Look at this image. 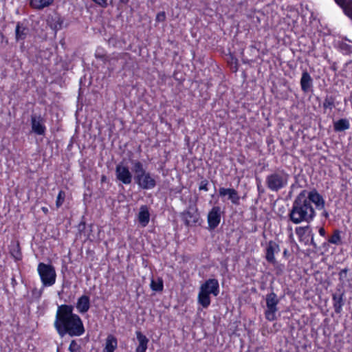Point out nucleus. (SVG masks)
Returning <instances> with one entry per match:
<instances>
[{"mask_svg": "<svg viewBox=\"0 0 352 352\" xmlns=\"http://www.w3.org/2000/svg\"><path fill=\"white\" fill-rule=\"evenodd\" d=\"M132 164L135 175H141L146 171L144 168L143 164L139 160L133 161Z\"/></svg>", "mask_w": 352, "mask_h": 352, "instance_id": "obj_30", "label": "nucleus"}, {"mask_svg": "<svg viewBox=\"0 0 352 352\" xmlns=\"http://www.w3.org/2000/svg\"><path fill=\"white\" fill-rule=\"evenodd\" d=\"M37 272L43 287H51L55 284L56 273L55 267L52 265L41 262L38 264Z\"/></svg>", "mask_w": 352, "mask_h": 352, "instance_id": "obj_4", "label": "nucleus"}, {"mask_svg": "<svg viewBox=\"0 0 352 352\" xmlns=\"http://www.w3.org/2000/svg\"><path fill=\"white\" fill-rule=\"evenodd\" d=\"M118 347V339L112 334L107 336L102 352H114Z\"/></svg>", "mask_w": 352, "mask_h": 352, "instance_id": "obj_21", "label": "nucleus"}, {"mask_svg": "<svg viewBox=\"0 0 352 352\" xmlns=\"http://www.w3.org/2000/svg\"><path fill=\"white\" fill-rule=\"evenodd\" d=\"M348 269L344 268L340 270L339 272L340 280H342L347 274Z\"/></svg>", "mask_w": 352, "mask_h": 352, "instance_id": "obj_39", "label": "nucleus"}, {"mask_svg": "<svg viewBox=\"0 0 352 352\" xmlns=\"http://www.w3.org/2000/svg\"><path fill=\"white\" fill-rule=\"evenodd\" d=\"M30 34V29L23 23L19 21L15 28V40L16 42L21 43L24 45L25 40Z\"/></svg>", "mask_w": 352, "mask_h": 352, "instance_id": "obj_13", "label": "nucleus"}, {"mask_svg": "<svg viewBox=\"0 0 352 352\" xmlns=\"http://www.w3.org/2000/svg\"><path fill=\"white\" fill-rule=\"evenodd\" d=\"M41 210H42V212H43L44 214H48V212H49V210H48V208H47V207H44V206H43V207H42V208H41Z\"/></svg>", "mask_w": 352, "mask_h": 352, "instance_id": "obj_43", "label": "nucleus"}, {"mask_svg": "<svg viewBox=\"0 0 352 352\" xmlns=\"http://www.w3.org/2000/svg\"><path fill=\"white\" fill-rule=\"evenodd\" d=\"M249 49L252 53H254L256 51H258V50L256 48V47L254 45H250Z\"/></svg>", "mask_w": 352, "mask_h": 352, "instance_id": "obj_41", "label": "nucleus"}, {"mask_svg": "<svg viewBox=\"0 0 352 352\" xmlns=\"http://www.w3.org/2000/svg\"><path fill=\"white\" fill-rule=\"evenodd\" d=\"M120 3L124 4H127L129 1V0H119Z\"/></svg>", "mask_w": 352, "mask_h": 352, "instance_id": "obj_46", "label": "nucleus"}, {"mask_svg": "<svg viewBox=\"0 0 352 352\" xmlns=\"http://www.w3.org/2000/svg\"><path fill=\"white\" fill-rule=\"evenodd\" d=\"M9 252L10 255L14 258L16 261H19L22 259V252L19 241H12L9 247Z\"/></svg>", "mask_w": 352, "mask_h": 352, "instance_id": "obj_22", "label": "nucleus"}, {"mask_svg": "<svg viewBox=\"0 0 352 352\" xmlns=\"http://www.w3.org/2000/svg\"><path fill=\"white\" fill-rule=\"evenodd\" d=\"M74 306L62 304L58 305L54 321V327L57 334L63 338L79 337L85 332L82 320L79 315L74 313Z\"/></svg>", "mask_w": 352, "mask_h": 352, "instance_id": "obj_2", "label": "nucleus"}, {"mask_svg": "<svg viewBox=\"0 0 352 352\" xmlns=\"http://www.w3.org/2000/svg\"><path fill=\"white\" fill-rule=\"evenodd\" d=\"M150 286L151 289L154 292H162L164 289V282L162 278H158L157 280L152 279Z\"/></svg>", "mask_w": 352, "mask_h": 352, "instance_id": "obj_29", "label": "nucleus"}, {"mask_svg": "<svg viewBox=\"0 0 352 352\" xmlns=\"http://www.w3.org/2000/svg\"><path fill=\"white\" fill-rule=\"evenodd\" d=\"M346 15L352 9V0H334Z\"/></svg>", "mask_w": 352, "mask_h": 352, "instance_id": "obj_28", "label": "nucleus"}, {"mask_svg": "<svg viewBox=\"0 0 352 352\" xmlns=\"http://www.w3.org/2000/svg\"><path fill=\"white\" fill-rule=\"evenodd\" d=\"M221 209L219 206H214L209 210L207 215V222L210 230H214L218 227L221 219Z\"/></svg>", "mask_w": 352, "mask_h": 352, "instance_id": "obj_8", "label": "nucleus"}, {"mask_svg": "<svg viewBox=\"0 0 352 352\" xmlns=\"http://www.w3.org/2000/svg\"><path fill=\"white\" fill-rule=\"evenodd\" d=\"M182 218L186 226H195L199 222L200 215L196 208L192 211L186 210L183 212L182 213Z\"/></svg>", "mask_w": 352, "mask_h": 352, "instance_id": "obj_12", "label": "nucleus"}, {"mask_svg": "<svg viewBox=\"0 0 352 352\" xmlns=\"http://www.w3.org/2000/svg\"><path fill=\"white\" fill-rule=\"evenodd\" d=\"M219 194L221 197L228 195V199L234 205L238 206L240 204V196L234 188L221 187L219 189Z\"/></svg>", "mask_w": 352, "mask_h": 352, "instance_id": "obj_14", "label": "nucleus"}, {"mask_svg": "<svg viewBox=\"0 0 352 352\" xmlns=\"http://www.w3.org/2000/svg\"><path fill=\"white\" fill-rule=\"evenodd\" d=\"M265 300L267 309L265 311V317L269 321H274L276 319V313L278 311L277 305L279 302L277 295L272 292L266 295Z\"/></svg>", "mask_w": 352, "mask_h": 352, "instance_id": "obj_6", "label": "nucleus"}, {"mask_svg": "<svg viewBox=\"0 0 352 352\" xmlns=\"http://www.w3.org/2000/svg\"><path fill=\"white\" fill-rule=\"evenodd\" d=\"M199 290L217 296L219 294V283L216 278H209L200 286Z\"/></svg>", "mask_w": 352, "mask_h": 352, "instance_id": "obj_11", "label": "nucleus"}, {"mask_svg": "<svg viewBox=\"0 0 352 352\" xmlns=\"http://www.w3.org/2000/svg\"><path fill=\"white\" fill-rule=\"evenodd\" d=\"M54 3V0H29L30 8L36 10H42L48 8Z\"/></svg>", "mask_w": 352, "mask_h": 352, "instance_id": "obj_23", "label": "nucleus"}, {"mask_svg": "<svg viewBox=\"0 0 352 352\" xmlns=\"http://www.w3.org/2000/svg\"><path fill=\"white\" fill-rule=\"evenodd\" d=\"M150 220V213L146 206H142L138 213V221L143 226L148 225Z\"/></svg>", "mask_w": 352, "mask_h": 352, "instance_id": "obj_24", "label": "nucleus"}, {"mask_svg": "<svg viewBox=\"0 0 352 352\" xmlns=\"http://www.w3.org/2000/svg\"><path fill=\"white\" fill-rule=\"evenodd\" d=\"M156 21L163 22L166 20V14L164 12H160L156 15Z\"/></svg>", "mask_w": 352, "mask_h": 352, "instance_id": "obj_37", "label": "nucleus"}, {"mask_svg": "<svg viewBox=\"0 0 352 352\" xmlns=\"http://www.w3.org/2000/svg\"><path fill=\"white\" fill-rule=\"evenodd\" d=\"M287 253H288V251H287V249H285V250H284V252H283V256H287Z\"/></svg>", "mask_w": 352, "mask_h": 352, "instance_id": "obj_47", "label": "nucleus"}, {"mask_svg": "<svg viewBox=\"0 0 352 352\" xmlns=\"http://www.w3.org/2000/svg\"><path fill=\"white\" fill-rule=\"evenodd\" d=\"M339 50L344 54H349L352 53V45L342 42L339 44Z\"/></svg>", "mask_w": 352, "mask_h": 352, "instance_id": "obj_33", "label": "nucleus"}, {"mask_svg": "<svg viewBox=\"0 0 352 352\" xmlns=\"http://www.w3.org/2000/svg\"><path fill=\"white\" fill-rule=\"evenodd\" d=\"M316 209L324 208L325 201L323 197L316 190L307 191L302 190L294 199L288 217L294 224L302 222L311 223L316 217Z\"/></svg>", "mask_w": 352, "mask_h": 352, "instance_id": "obj_1", "label": "nucleus"}, {"mask_svg": "<svg viewBox=\"0 0 352 352\" xmlns=\"http://www.w3.org/2000/svg\"><path fill=\"white\" fill-rule=\"evenodd\" d=\"M330 69L334 72L337 71V64L336 62L333 63V64L331 65Z\"/></svg>", "mask_w": 352, "mask_h": 352, "instance_id": "obj_42", "label": "nucleus"}, {"mask_svg": "<svg viewBox=\"0 0 352 352\" xmlns=\"http://www.w3.org/2000/svg\"><path fill=\"white\" fill-rule=\"evenodd\" d=\"M336 107V96L327 95L322 102L323 112L325 113L329 111L331 112Z\"/></svg>", "mask_w": 352, "mask_h": 352, "instance_id": "obj_25", "label": "nucleus"}, {"mask_svg": "<svg viewBox=\"0 0 352 352\" xmlns=\"http://www.w3.org/2000/svg\"><path fill=\"white\" fill-rule=\"evenodd\" d=\"M279 250L278 245L273 241H270L266 248L265 259L270 263L274 265L276 263L274 254Z\"/></svg>", "mask_w": 352, "mask_h": 352, "instance_id": "obj_16", "label": "nucleus"}, {"mask_svg": "<svg viewBox=\"0 0 352 352\" xmlns=\"http://www.w3.org/2000/svg\"><path fill=\"white\" fill-rule=\"evenodd\" d=\"M68 350L69 352H81V346L75 340H72L69 344Z\"/></svg>", "mask_w": 352, "mask_h": 352, "instance_id": "obj_34", "label": "nucleus"}, {"mask_svg": "<svg viewBox=\"0 0 352 352\" xmlns=\"http://www.w3.org/2000/svg\"><path fill=\"white\" fill-rule=\"evenodd\" d=\"M106 179V177L105 176H102V181Z\"/></svg>", "mask_w": 352, "mask_h": 352, "instance_id": "obj_49", "label": "nucleus"}, {"mask_svg": "<svg viewBox=\"0 0 352 352\" xmlns=\"http://www.w3.org/2000/svg\"><path fill=\"white\" fill-rule=\"evenodd\" d=\"M342 231L339 229H335L333 231L332 234L328 238L327 242H324L322 244V247L325 248L329 244H333L335 245H342Z\"/></svg>", "mask_w": 352, "mask_h": 352, "instance_id": "obj_20", "label": "nucleus"}, {"mask_svg": "<svg viewBox=\"0 0 352 352\" xmlns=\"http://www.w3.org/2000/svg\"><path fill=\"white\" fill-rule=\"evenodd\" d=\"M208 184H209V182L206 179H202L201 181V182L199 183V190H204L206 192L208 191V190H209Z\"/></svg>", "mask_w": 352, "mask_h": 352, "instance_id": "obj_35", "label": "nucleus"}, {"mask_svg": "<svg viewBox=\"0 0 352 352\" xmlns=\"http://www.w3.org/2000/svg\"><path fill=\"white\" fill-rule=\"evenodd\" d=\"M135 335L138 342V344L135 348V352H146L149 342L148 338L140 331H136Z\"/></svg>", "mask_w": 352, "mask_h": 352, "instance_id": "obj_17", "label": "nucleus"}, {"mask_svg": "<svg viewBox=\"0 0 352 352\" xmlns=\"http://www.w3.org/2000/svg\"><path fill=\"white\" fill-rule=\"evenodd\" d=\"M289 177V174L284 169L278 168L266 176L265 184L270 191L277 192L288 185Z\"/></svg>", "mask_w": 352, "mask_h": 352, "instance_id": "obj_3", "label": "nucleus"}, {"mask_svg": "<svg viewBox=\"0 0 352 352\" xmlns=\"http://www.w3.org/2000/svg\"><path fill=\"white\" fill-rule=\"evenodd\" d=\"M322 215L326 219H327L329 216V212L326 210H323Z\"/></svg>", "mask_w": 352, "mask_h": 352, "instance_id": "obj_44", "label": "nucleus"}, {"mask_svg": "<svg viewBox=\"0 0 352 352\" xmlns=\"http://www.w3.org/2000/svg\"><path fill=\"white\" fill-rule=\"evenodd\" d=\"M63 19L60 16H56L52 19V27L56 30H61L63 28Z\"/></svg>", "mask_w": 352, "mask_h": 352, "instance_id": "obj_31", "label": "nucleus"}, {"mask_svg": "<svg viewBox=\"0 0 352 352\" xmlns=\"http://www.w3.org/2000/svg\"><path fill=\"white\" fill-rule=\"evenodd\" d=\"M350 128V122L346 118H341L333 122V129L336 132L346 131Z\"/></svg>", "mask_w": 352, "mask_h": 352, "instance_id": "obj_26", "label": "nucleus"}, {"mask_svg": "<svg viewBox=\"0 0 352 352\" xmlns=\"http://www.w3.org/2000/svg\"><path fill=\"white\" fill-rule=\"evenodd\" d=\"M260 187H261V185L258 184H257V188H258V190L260 191Z\"/></svg>", "mask_w": 352, "mask_h": 352, "instance_id": "obj_48", "label": "nucleus"}, {"mask_svg": "<svg viewBox=\"0 0 352 352\" xmlns=\"http://www.w3.org/2000/svg\"><path fill=\"white\" fill-rule=\"evenodd\" d=\"M116 176L118 181L126 185L130 184L133 179L132 174L129 167L120 164L116 166Z\"/></svg>", "mask_w": 352, "mask_h": 352, "instance_id": "obj_10", "label": "nucleus"}, {"mask_svg": "<svg viewBox=\"0 0 352 352\" xmlns=\"http://www.w3.org/2000/svg\"><path fill=\"white\" fill-rule=\"evenodd\" d=\"M346 16L349 19H350L351 20V21H352V8L351 9V10L348 13H346Z\"/></svg>", "mask_w": 352, "mask_h": 352, "instance_id": "obj_45", "label": "nucleus"}, {"mask_svg": "<svg viewBox=\"0 0 352 352\" xmlns=\"http://www.w3.org/2000/svg\"><path fill=\"white\" fill-rule=\"evenodd\" d=\"M45 119L41 115L33 114L31 116L32 131L38 135H44L46 132Z\"/></svg>", "mask_w": 352, "mask_h": 352, "instance_id": "obj_9", "label": "nucleus"}, {"mask_svg": "<svg viewBox=\"0 0 352 352\" xmlns=\"http://www.w3.org/2000/svg\"><path fill=\"white\" fill-rule=\"evenodd\" d=\"M42 294H43V291L42 289H38L36 288H34V289H32V295L33 297L37 298V299H39L41 298V296H42Z\"/></svg>", "mask_w": 352, "mask_h": 352, "instance_id": "obj_36", "label": "nucleus"}, {"mask_svg": "<svg viewBox=\"0 0 352 352\" xmlns=\"http://www.w3.org/2000/svg\"><path fill=\"white\" fill-rule=\"evenodd\" d=\"M66 197L65 192L63 190H60L57 195L56 200V206L57 208H59L64 204Z\"/></svg>", "mask_w": 352, "mask_h": 352, "instance_id": "obj_32", "label": "nucleus"}, {"mask_svg": "<svg viewBox=\"0 0 352 352\" xmlns=\"http://www.w3.org/2000/svg\"><path fill=\"white\" fill-rule=\"evenodd\" d=\"M96 4L98 5L99 6L105 8L107 7V0H92Z\"/></svg>", "mask_w": 352, "mask_h": 352, "instance_id": "obj_38", "label": "nucleus"}, {"mask_svg": "<svg viewBox=\"0 0 352 352\" xmlns=\"http://www.w3.org/2000/svg\"><path fill=\"white\" fill-rule=\"evenodd\" d=\"M318 233L321 236H323V237H325L326 236V230L324 228V227H320L319 229H318Z\"/></svg>", "mask_w": 352, "mask_h": 352, "instance_id": "obj_40", "label": "nucleus"}, {"mask_svg": "<svg viewBox=\"0 0 352 352\" xmlns=\"http://www.w3.org/2000/svg\"><path fill=\"white\" fill-rule=\"evenodd\" d=\"M344 292L332 294L333 307L335 313L337 314H341L342 311V307L344 305Z\"/></svg>", "mask_w": 352, "mask_h": 352, "instance_id": "obj_19", "label": "nucleus"}, {"mask_svg": "<svg viewBox=\"0 0 352 352\" xmlns=\"http://www.w3.org/2000/svg\"><path fill=\"white\" fill-rule=\"evenodd\" d=\"M295 232L300 243L305 245H311L315 249L317 248L318 246L314 240V233L309 225L296 227Z\"/></svg>", "mask_w": 352, "mask_h": 352, "instance_id": "obj_5", "label": "nucleus"}, {"mask_svg": "<svg viewBox=\"0 0 352 352\" xmlns=\"http://www.w3.org/2000/svg\"><path fill=\"white\" fill-rule=\"evenodd\" d=\"M301 90L304 93L312 91L313 79L309 73L305 69L302 72L300 80Z\"/></svg>", "mask_w": 352, "mask_h": 352, "instance_id": "obj_15", "label": "nucleus"}, {"mask_svg": "<svg viewBox=\"0 0 352 352\" xmlns=\"http://www.w3.org/2000/svg\"><path fill=\"white\" fill-rule=\"evenodd\" d=\"M134 179L138 186L143 190L153 189L157 184L155 177L147 171L141 175H135Z\"/></svg>", "mask_w": 352, "mask_h": 352, "instance_id": "obj_7", "label": "nucleus"}, {"mask_svg": "<svg viewBox=\"0 0 352 352\" xmlns=\"http://www.w3.org/2000/svg\"><path fill=\"white\" fill-rule=\"evenodd\" d=\"M210 295L199 290L197 296V301L204 308H208L211 303Z\"/></svg>", "mask_w": 352, "mask_h": 352, "instance_id": "obj_27", "label": "nucleus"}, {"mask_svg": "<svg viewBox=\"0 0 352 352\" xmlns=\"http://www.w3.org/2000/svg\"><path fill=\"white\" fill-rule=\"evenodd\" d=\"M76 307L80 314L87 313L90 308V298L89 296H80L76 302Z\"/></svg>", "mask_w": 352, "mask_h": 352, "instance_id": "obj_18", "label": "nucleus"}]
</instances>
